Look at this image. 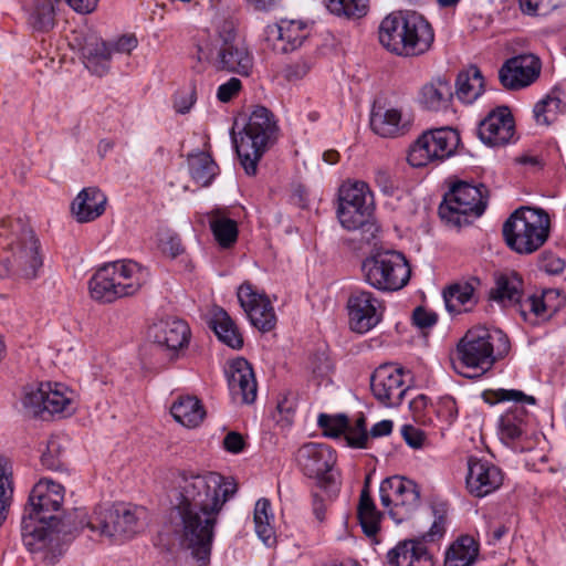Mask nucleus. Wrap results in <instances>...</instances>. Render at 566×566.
<instances>
[{"label": "nucleus", "mask_w": 566, "mask_h": 566, "mask_svg": "<svg viewBox=\"0 0 566 566\" xmlns=\"http://www.w3.org/2000/svg\"><path fill=\"white\" fill-rule=\"evenodd\" d=\"M169 521L181 544L199 562L209 560L214 526L222 506L237 492V484L219 473L181 471L175 478Z\"/></svg>", "instance_id": "obj_1"}, {"label": "nucleus", "mask_w": 566, "mask_h": 566, "mask_svg": "<svg viewBox=\"0 0 566 566\" xmlns=\"http://www.w3.org/2000/svg\"><path fill=\"white\" fill-rule=\"evenodd\" d=\"M64 500V488L48 479L40 480L31 490L21 521L24 546L41 559L54 564L61 555L60 533L66 534L59 516Z\"/></svg>", "instance_id": "obj_2"}, {"label": "nucleus", "mask_w": 566, "mask_h": 566, "mask_svg": "<svg viewBox=\"0 0 566 566\" xmlns=\"http://www.w3.org/2000/svg\"><path fill=\"white\" fill-rule=\"evenodd\" d=\"M280 128L274 114L264 106H255L239 137L232 130V143L240 164L249 176L258 171L263 155L279 138Z\"/></svg>", "instance_id": "obj_3"}, {"label": "nucleus", "mask_w": 566, "mask_h": 566, "mask_svg": "<svg viewBox=\"0 0 566 566\" xmlns=\"http://www.w3.org/2000/svg\"><path fill=\"white\" fill-rule=\"evenodd\" d=\"M511 350L507 335L495 327L476 326L469 329L457 345L458 363L476 371L468 377L485 374Z\"/></svg>", "instance_id": "obj_4"}, {"label": "nucleus", "mask_w": 566, "mask_h": 566, "mask_svg": "<svg viewBox=\"0 0 566 566\" xmlns=\"http://www.w3.org/2000/svg\"><path fill=\"white\" fill-rule=\"evenodd\" d=\"M149 279L146 269L134 261H116L101 266L88 282L92 298L112 303L135 295Z\"/></svg>", "instance_id": "obj_5"}, {"label": "nucleus", "mask_w": 566, "mask_h": 566, "mask_svg": "<svg viewBox=\"0 0 566 566\" xmlns=\"http://www.w3.org/2000/svg\"><path fill=\"white\" fill-rule=\"evenodd\" d=\"M9 233H12L13 238L9 243L11 255L6 260L7 271L27 280L38 277L43 260L40 254V242L34 231L21 220L2 218L0 235H9Z\"/></svg>", "instance_id": "obj_6"}, {"label": "nucleus", "mask_w": 566, "mask_h": 566, "mask_svg": "<svg viewBox=\"0 0 566 566\" xmlns=\"http://www.w3.org/2000/svg\"><path fill=\"white\" fill-rule=\"evenodd\" d=\"M549 217L543 209L521 207L503 224L506 244L520 254L538 250L549 235Z\"/></svg>", "instance_id": "obj_7"}, {"label": "nucleus", "mask_w": 566, "mask_h": 566, "mask_svg": "<svg viewBox=\"0 0 566 566\" xmlns=\"http://www.w3.org/2000/svg\"><path fill=\"white\" fill-rule=\"evenodd\" d=\"M486 188L458 181L444 195L439 206V216L448 226L461 228L481 217L486 208Z\"/></svg>", "instance_id": "obj_8"}, {"label": "nucleus", "mask_w": 566, "mask_h": 566, "mask_svg": "<svg viewBox=\"0 0 566 566\" xmlns=\"http://www.w3.org/2000/svg\"><path fill=\"white\" fill-rule=\"evenodd\" d=\"M433 523L428 532L402 539L387 553L389 566H434L433 555L426 546L443 537L446 533L447 509L444 504L432 506Z\"/></svg>", "instance_id": "obj_9"}, {"label": "nucleus", "mask_w": 566, "mask_h": 566, "mask_svg": "<svg viewBox=\"0 0 566 566\" xmlns=\"http://www.w3.org/2000/svg\"><path fill=\"white\" fill-rule=\"evenodd\" d=\"M365 281L382 292H395L405 287L411 275L406 256L395 250H377L361 264Z\"/></svg>", "instance_id": "obj_10"}, {"label": "nucleus", "mask_w": 566, "mask_h": 566, "mask_svg": "<svg viewBox=\"0 0 566 566\" xmlns=\"http://www.w3.org/2000/svg\"><path fill=\"white\" fill-rule=\"evenodd\" d=\"M460 145L458 130L441 127L422 133L408 150L407 161L411 167L421 168L433 161L451 157Z\"/></svg>", "instance_id": "obj_11"}, {"label": "nucleus", "mask_w": 566, "mask_h": 566, "mask_svg": "<svg viewBox=\"0 0 566 566\" xmlns=\"http://www.w3.org/2000/svg\"><path fill=\"white\" fill-rule=\"evenodd\" d=\"M143 513V509H130L124 504L108 509L98 507L86 526L103 536L127 539L142 530L140 515Z\"/></svg>", "instance_id": "obj_12"}, {"label": "nucleus", "mask_w": 566, "mask_h": 566, "mask_svg": "<svg viewBox=\"0 0 566 566\" xmlns=\"http://www.w3.org/2000/svg\"><path fill=\"white\" fill-rule=\"evenodd\" d=\"M22 406L33 417L44 412L72 415L75 410L73 391L59 382H42L38 388L27 389Z\"/></svg>", "instance_id": "obj_13"}, {"label": "nucleus", "mask_w": 566, "mask_h": 566, "mask_svg": "<svg viewBox=\"0 0 566 566\" xmlns=\"http://www.w3.org/2000/svg\"><path fill=\"white\" fill-rule=\"evenodd\" d=\"M296 464L304 475L316 479L319 488L335 491L336 482L333 468L336 463L335 451L327 444L308 442L303 444L295 455Z\"/></svg>", "instance_id": "obj_14"}, {"label": "nucleus", "mask_w": 566, "mask_h": 566, "mask_svg": "<svg viewBox=\"0 0 566 566\" xmlns=\"http://www.w3.org/2000/svg\"><path fill=\"white\" fill-rule=\"evenodd\" d=\"M214 66L220 71L249 76L253 69V55L243 41L238 39L232 24L224 23L216 44Z\"/></svg>", "instance_id": "obj_15"}, {"label": "nucleus", "mask_w": 566, "mask_h": 566, "mask_svg": "<svg viewBox=\"0 0 566 566\" xmlns=\"http://www.w3.org/2000/svg\"><path fill=\"white\" fill-rule=\"evenodd\" d=\"M312 25L303 20L281 19L264 30V41L276 53H290L297 50L310 36Z\"/></svg>", "instance_id": "obj_16"}, {"label": "nucleus", "mask_w": 566, "mask_h": 566, "mask_svg": "<svg viewBox=\"0 0 566 566\" xmlns=\"http://www.w3.org/2000/svg\"><path fill=\"white\" fill-rule=\"evenodd\" d=\"M374 397L386 407H397L408 390L403 381L402 368L391 365L379 366L370 377Z\"/></svg>", "instance_id": "obj_17"}, {"label": "nucleus", "mask_w": 566, "mask_h": 566, "mask_svg": "<svg viewBox=\"0 0 566 566\" xmlns=\"http://www.w3.org/2000/svg\"><path fill=\"white\" fill-rule=\"evenodd\" d=\"M352 331L364 334L381 321L380 301L369 291H354L347 301Z\"/></svg>", "instance_id": "obj_18"}, {"label": "nucleus", "mask_w": 566, "mask_h": 566, "mask_svg": "<svg viewBox=\"0 0 566 566\" xmlns=\"http://www.w3.org/2000/svg\"><path fill=\"white\" fill-rule=\"evenodd\" d=\"M541 61L532 53H523L509 59L499 71L502 85L516 90L532 84L541 73Z\"/></svg>", "instance_id": "obj_19"}, {"label": "nucleus", "mask_w": 566, "mask_h": 566, "mask_svg": "<svg viewBox=\"0 0 566 566\" xmlns=\"http://www.w3.org/2000/svg\"><path fill=\"white\" fill-rule=\"evenodd\" d=\"M238 300L254 327L263 333L274 328L276 316L271 302L266 296L253 291L250 283L240 285Z\"/></svg>", "instance_id": "obj_20"}, {"label": "nucleus", "mask_w": 566, "mask_h": 566, "mask_svg": "<svg viewBox=\"0 0 566 566\" xmlns=\"http://www.w3.org/2000/svg\"><path fill=\"white\" fill-rule=\"evenodd\" d=\"M515 134L513 115L507 106H501L489 113L480 122L478 135L488 146L497 147L509 144Z\"/></svg>", "instance_id": "obj_21"}, {"label": "nucleus", "mask_w": 566, "mask_h": 566, "mask_svg": "<svg viewBox=\"0 0 566 566\" xmlns=\"http://www.w3.org/2000/svg\"><path fill=\"white\" fill-rule=\"evenodd\" d=\"M465 483L471 495L484 497L502 485L503 474L495 464L486 460L470 458Z\"/></svg>", "instance_id": "obj_22"}, {"label": "nucleus", "mask_w": 566, "mask_h": 566, "mask_svg": "<svg viewBox=\"0 0 566 566\" xmlns=\"http://www.w3.org/2000/svg\"><path fill=\"white\" fill-rule=\"evenodd\" d=\"M403 34L402 56H418L426 53L434 40L431 24L415 11L406 12Z\"/></svg>", "instance_id": "obj_23"}, {"label": "nucleus", "mask_w": 566, "mask_h": 566, "mask_svg": "<svg viewBox=\"0 0 566 566\" xmlns=\"http://www.w3.org/2000/svg\"><path fill=\"white\" fill-rule=\"evenodd\" d=\"M229 390L234 400L252 403L256 398L258 385L251 364L243 357L233 359L226 369Z\"/></svg>", "instance_id": "obj_24"}, {"label": "nucleus", "mask_w": 566, "mask_h": 566, "mask_svg": "<svg viewBox=\"0 0 566 566\" xmlns=\"http://www.w3.org/2000/svg\"><path fill=\"white\" fill-rule=\"evenodd\" d=\"M154 345L167 352L170 360L178 357V350L189 343L190 329L181 319L161 321L151 327Z\"/></svg>", "instance_id": "obj_25"}, {"label": "nucleus", "mask_w": 566, "mask_h": 566, "mask_svg": "<svg viewBox=\"0 0 566 566\" xmlns=\"http://www.w3.org/2000/svg\"><path fill=\"white\" fill-rule=\"evenodd\" d=\"M374 208L337 207V218L342 227L348 231H357L355 238L360 243L369 244L376 239L379 227L374 220Z\"/></svg>", "instance_id": "obj_26"}, {"label": "nucleus", "mask_w": 566, "mask_h": 566, "mask_svg": "<svg viewBox=\"0 0 566 566\" xmlns=\"http://www.w3.org/2000/svg\"><path fill=\"white\" fill-rule=\"evenodd\" d=\"M412 125L410 116L398 108L374 107L370 114V128L385 138H396L406 135Z\"/></svg>", "instance_id": "obj_27"}, {"label": "nucleus", "mask_w": 566, "mask_h": 566, "mask_svg": "<svg viewBox=\"0 0 566 566\" xmlns=\"http://www.w3.org/2000/svg\"><path fill=\"white\" fill-rule=\"evenodd\" d=\"M523 280L518 273L512 271L496 276L495 285L490 291V298L502 307L517 308L521 315H525L522 304Z\"/></svg>", "instance_id": "obj_28"}, {"label": "nucleus", "mask_w": 566, "mask_h": 566, "mask_svg": "<svg viewBox=\"0 0 566 566\" xmlns=\"http://www.w3.org/2000/svg\"><path fill=\"white\" fill-rule=\"evenodd\" d=\"M81 56L85 67L94 75L103 76L111 69L113 57L111 45L93 33L84 38Z\"/></svg>", "instance_id": "obj_29"}, {"label": "nucleus", "mask_w": 566, "mask_h": 566, "mask_svg": "<svg viewBox=\"0 0 566 566\" xmlns=\"http://www.w3.org/2000/svg\"><path fill=\"white\" fill-rule=\"evenodd\" d=\"M107 198L95 187L84 188L71 205V211L78 222H90L105 211Z\"/></svg>", "instance_id": "obj_30"}, {"label": "nucleus", "mask_w": 566, "mask_h": 566, "mask_svg": "<svg viewBox=\"0 0 566 566\" xmlns=\"http://www.w3.org/2000/svg\"><path fill=\"white\" fill-rule=\"evenodd\" d=\"M406 12L387 15L379 25V41L388 51L402 56L401 46L405 42Z\"/></svg>", "instance_id": "obj_31"}, {"label": "nucleus", "mask_w": 566, "mask_h": 566, "mask_svg": "<svg viewBox=\"0 0 566 566\" xmlns=\"http://www.w3.org/2000/svg\"><path fill=\"white\" fill-rule=\"evenodd\" d=\"M446 307L450 313L468 312L478 303L472 282H458L443 291Z\"/></svg>", "instance_id": "obj_32"}, {"label": "nucleus", "mask_w": 566, "mask_h": 566, "mask_svg": "<svg viewBox=\"0 0 566 566\" xmlns=\"http://www.w3.org/2000/svg\"><path fill=\"white\" fill-rule=\"evenodd\" d=\"M453 96L452 86L444 78H437L427 83L420 91V103L429 111L446 109Z\"/></svg>", "instance_id": "obj_33"}, {"label": "nucleus", "mask_w": 566, "mask_h": 566, "mask_svg": "<svg viewBox=\"0 0 566 566\" xmlns=\"http://www.w3.org/2000/svg\"><path fill=\"white\" fill-rule=\"evenodd\" d=\"M60 4L61 0H30L27 7L29 23L38 31L53 29Z\"/></svg>", "instance_id": "obj_34"}, {"label": "nucleus", "mask_w": 566, "mask_h": 566, "mask_svg": "<svg viewBox=\"0 0 566 566\" xmlns=\"http://www.w3.org/2000/svg\"><path fill=\"white\" fill-rule=\"evenodd\" d=\"M563 95L560 90L554 88L535 104L533 113L537 124L548 126L566 112Z\"/></svg>", "instance_id": "obj_35"}, {"label": "nucleus", "mask_w": 566, "mask_h": 566, "mask_svg": "<svg viewBox=\"0 0 566 566\" xmlns=\"http://www.w3.org/2000/svg\"><path fill=\"white\" fill-rule=\"evenodd\" d=\"M455 94L464 103H473L484 91V78L476 65L461 71L455 82Z\"/></svg>", "instance_id": "obj_36"}, {"label": "nucleus", "mask_w": 566, "mask_h": 566, "mask_svg": "<svg viewBox=\"0 0 566 566\" xmlns=\"http://www.w3.org/2000/svg\"><path fill=\"white\" fill-rule=\"evenodd\" d=\"M187 161L191 179L200 187L210 186L219 174L218 165L208 153L190 154Z\"/></svg>", "instance_id": "obj_37"}, {"label": "nucleus", "mask_w": 566, "mask_h": 566, "mask_svg": "<svg viewBox=\"0 0 566 566\" xmlns=\"http://www.w3.org/2000/svg\"><path fill=\"white\" fill-rule=\"evenodd\" d=\"M170 411L176 421L188 428L199 426L206 416L200 400L190 396L181 397L175 401Z\"/></svg>", "instance_id": "obj_38"}, {"label": "nucleus", "mask_w": 566, "mask_h": 566, "mask_svg": "<svg viewBox=\"0 0 566 566\" xmlns=\"http://www.w3.org/2000/svg\"><path fill=\"white\" fill-rule=\"evenodd\" d=\"M210 327L218 338L233 349L243 346V338L234 322L223 308H217L210 321Z\"/></svg>", "instance_id": "obj_39"}, {"label": "nucleus", "mask_w": 566, "mask_h": 566, "mask_svg": "<svg viewBox=\"0 0 566 566\" xmlns=\"http://www.w3.org/2000/svg\"><path fill=\"white\" fill-rule=\"evenodd\" d=\"M479 553L478 544L472 536L459 537L447 551L444 566H469Z\"/></svg>", "instance_id": "obj_40"}, {"label": "nucleus", "mask_w": 566, "mask_h": 566, "mask_svg": "<svg viewBox=\"0 0 566 566\" xmlns=\"http://www.w3.org/2000/svg\"><path fill=\"white\" fill-rule=\"evenodd\" d=\"M338 207L373 208V196L368 185L363 181L344 184L338 192Z\"/></svg>", "instance_id": "obj_41"}, {"label": "nucleus", "mask_w": 566, "mask_h": 566, "mask_svg": "<svg viewBox=\"0 0 566 566\" xmlns=\"http://www.w3.org/2000/svg\"><path fill=\"white\" fill-rule=\"evenodd\" d=\"M420 506V489L416 482L407 483V491L399 500L392 501L389 514L396 523L409 518Z\"/></svg>", "instance_id": "obj_42"}, {"label": "nucleus", "mask_w": 566, "mask_h": 566, "mask_svg": "<svg viewBox=\"0 0 566 566\" xmlns=\"http://www.w3.org/2000/svg\"><path fill=\"white\" fill-rule=\"evenodd\" d=\"M209 224L216 241L222 248H229L235 243L238 239V224L234 220L222 216L219 210H216L211 212Z\"/></svg>", "instance_id": "obj_43"}, {"label": "nucleus", "mask_w": 566, "mask_h": 566, "mask_svg": "<svg viewBox=\"0 0 566 566\" xmlns=\"http://www.w3.org/2000/svg\"><path fill=\"white\" fill-rule=\"evenodd\" d=\"M358 518L364 533L367 536H375L379 531L380 514L377 511L368 491L364 489L358 505Z\"/></svg>", "instance_id": "obj_44"}, {"label": "nucleus", "mask_w": 566, "mask_h": 566, "mask_svg": "<svg viewBox=\"0 0 566 566\" xmlns=\"http://www.w3.org/2000/svg\"><path fill=\"white\" fill-rule=\"evenodd\" d=\"M273 518L270 501L264 497L258 500L254 507L255 532L268 546L274 542V531L271 525Z\"/></svg>", "instance_id": "obj_45"}, {"label": "nucleus", "mask_w": 566, "mask_h": 566, "mask_svg": "<svg viewBox=\"0 0 566 566\" xmlns=\"http://www.w3.org/2000/svg\"><path fill=\"white\" fill-rule=\"evenodd\" d=\"M525 417L526 412L522 407H516L501 416L500 431L502 437L509 440L518 439L524 432Z\"/></svg>", "instance_id": "obj_46"}, {"label": "nucleus", "mask_w": 566, "mask_h": 566, "mask_svg": "<svg viewBox=\"0 0 566 566\" xmlns=\"http://www.w3.org/2000/svg\"><path fill=\"white\" fill-rule=\"evenodd\" d=\"M412 480L403 476H390L381 481L379 486L380 502L384 507H390L392 501L399 500V496L407 491V483H412Z\"/></svg>", "instance_id": "obj_47"}, {"label": "nucleus", "mask_w": 566, "mask_h": 566, "mask_svg": "<svg viewBox=\"0 0 566 566\" xmlns=\"http://www.w3.org/2000/svg\"><path fill=\"white\" fill-rule=\"evenodd\" d=\"M13 488L11 472L6 458L0 457V526L7 518L8 509L11 504Z\"/></svg>", "instance_id": "obj_48"}, {"label": "nucleus", "mask_w": 566, "mask_h": 566, "mask_svg": "<svg viewBox=\"0 0 566 566\" xmlns=\"http://www.w3.org/2000/svg\"><path fill=\"white\" fill-rule=\"evenodd\" d=\"M327 9L336 15L361 18L368 11V0H327Z\"/></svg>", "instance_id": "obj_49"}, {"label": "nucleus", "mask_w": 566, "mask_h": 566, "mask_svg": "<svg viewBox=\"0 0 566 566\" xmlns=\"http://www.w3.org/2000/svg\"><path fill=\"white\" fill-rule=\"evenodd\" d=\"M483 399L490 405L510 400L528 405H535L536 402L533 396L525 395L523 391L516 389L486 390L483 392Z\"/></svg>", "instance_id": "obj_50"}, {"label": "nucleus", "mask_w": 566, "mask_h": 566, "mask_svg": "<svg viewBox=\"0 0 566 566\" xmlns=\"http://www.w3.org/2000/svg\"><path fill=\"white\" fill-rule=\"evenodd\" d=\"M317 424L324 430V433L331 438H338L344 434L348 427V418L345 415L329 416L321 413Z\"/></svg>", "instance_id": "obj_51"}, {"label": "nucleus", "mask_w": 566, "mask_h": 566, "mask_svg": "<svg viewBox=\"0 0 566 566\" xmlns=\"http://www.w3.org/2000/svg\"><path fill=\"white\" fill-rule=\"evenodd\" d=\"M375 182L380 190L388 196H392L400 186L399 179L396 174L389 168L380 167L375 171Z\"/></svg>", "instance_id": "obj_52"}, {"label": "nucleus", "mask_w": 566, "mask_h": 566, "mask_svg": "<svg viewBox=\"0 0 566 566\" xmlns=\"http://www.w3.org/2000/svg\"><path fill=\"white\" fill-rule=\"evenodd\" d=\"M41 463L49 470L59 471L63 468L61 461V446L56 439L48 441L46 450L41 455Z\"/></svg>", "instance_id": "obj_53"}, {"label": "nucleus", "mask_w": 566, "mask_h": 566, "mask_svg": "<svg viewBox=\"0 0 566 566\" xmlns=\"http://www.w3.org/2000/svg\"><path fill=\"white\" fill-rule=\"evenodd\" d=\"M197 99V93L195 87H189L187 90H180L176 92L174 96V108L179 114L188 113L193 106Z\"/></svg>", "instance_id": "obj_54"}, {"label": "nucleus", "mask_w": 566, "mask_h": 566, "mask_svg": "<svg viewBox=\"0 0 566 566\" xmlns=\"http://www.w3.org/2000/svg\"><path fill=\"white\" fill-rule=\"evenodd\" d=\"M313 65L314 62L310 57L298 60L286 67L285 77L289 81H300L308 74Z\"/></svg>", "instance_id": "obj_55"}, {"label": "nucleus", "mask_w": 566, "mask_h": 566, "mask_svg": "<svg viewBox=\"0 0 566 566\" xmlns=\"http://www.w3.org/2000/svg\"><path fill=\"white\" fill-rule=\"evenodd\" d=\"M522 12L534 15H546L554 11V7L547 0H518Z\"/></svg>", "instance_id": "obj_56"}, {"label": "nucleus", "mask_w": 566, "mask_h": 566, "mask_svg": "<svg viewBox=\"0 0 566 566\" xmlns=\"http://www.w3.org/2000/svg\"><path fill=\"white\" fill-rule=\"evenodd\" d=\"M241 88V81L238 77H231L218 87L217 98L222 103H228L239 94Z\"/></svg>", "instance_id": "obj_57"}, {"label": "nucleus", "mask_w": 566, "mask_h": 566, "mask_svg": "<svg viewBox=\"0 0 566 566\" xmlns=\"http://www.w3.org/2000/svg\"><path fill=\"white\" fill-rule=\"evenodd\" d=\"M401 436L406 443L413 449H420L426 440L424 432L412 424H403Z\"/></svg>", "instance_id": "obj_58"}, {"label": "nucleus", "mask_w": 566, "mask_h": 566, "mask_svg": "<svg viewBox=\"0 0 566 566\" xmlns=\"http://www.w3.org/2000/svg\"><path fill=\"white\" fill-rule=\"evenodd\" d=\"M347 444L352 448L364 449L367 447L369 433L367 430H358L348 423L344 432Z\"/></svg>", "instance_id": "obj_59"}, {"label": "nucleus", "mask_w": 566, "mask_h": 566, "mask_svg": "<svg viewBox=\"0 0 566 566\" xmlns=\"http://www.w3.org/2000/svg\"><path fill=\"white\" fill-rule=\"evenodd\" d=\"M565 265L564 260L552 253H544L539 260V268L548 274H560Z\"/></svg>", "instance_id": "obj_60"}, {"label": "nucleus", "mask_w": 566, "mask_h": 566, "mask_svg": "<svg viewBox=\"0 0 566 566\" xmlns=\"http://www.w3.org/2000/svg\"><path fill=\"white\" fill-rule=\"evenodd\" d=\"M112 49V53L129 54L137 46V39L133 34H126L120 36L115 42H108Z\"/></svg>", "instance_id": "obj_61"}, {"label": "nucleus", "mask_w": 566, "mask_h": 566, "mask_svg": "<svg viewBox=\"0 0 566 566\" xmlns=\"http://www.w3.org/2000/svg\"><path fill=\"white\" fill-rule=\"evenodd\" d=\"M412 321L413 324L419 328H429L437 323V315L436 313L429 312L419 306L413 311Z\"/></svg>", "instance_id": "obj_62"}, {"label": "nucleus", "mask_w": 566, "mask_h": 566, "mask_svg": "<svg viewBox=\"0 0 566 566\" xmlns=\"http://www.w3.org/2000/svg\"><path fill=\"white\" fill-rule=\"evenodd\" d=\"M245 446L243 437L235 431L229 432L223 439V447L228 452L239 453Z\"/></svg>", "instance_id": "obj_63"}, {"label": "nucleus", "mask_w": 566, "mask_h": 566, "mask_svg": "<svg viewBox=\"0 0 566 566\" xmlns=\"http://www.w3.org/2000/svg\"><path fill=\"white\" fill-rule=\"evenodd\" d=\"M522 304L525 313L531 311L536 316L542 315L546 311L543 298L536 295H528L526 298L522 297Z\"/></svg>", "instance_id": "obj_64"}]
</instances>
